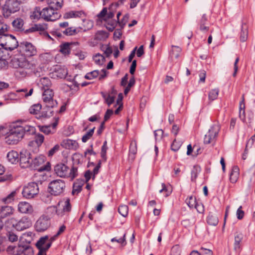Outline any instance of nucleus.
I'll list each match as a JSON object with an SVG mask.
<instances>
[{
	"label": "nucleus",
	"mask_w": 255,
	"mask_h": 255,
	"mask_svg": "<svg viewBox=\"0 0 255 255\" xmlns=\"http://www.w3.org/2000/svg\"><path fill=\"white\" fill-rule=\"evenodd\" d=\"M54 171L55 174L61 178L70 177L73 179L77 176V168L73 167L71 169L62 163H59L56 164L54 167Z\"/></svg>",
	"instance_id": "nucleus-1"
},
{
	"label": "nucleus",
	"mask_w": 255,
	"mask_h": 255,
	"mask_svg": "<svg viewBox=\"0 0 255 255\" xmlns=\"http://www.w3.org/2000/svg\"><path fill=\"white\" fill-rule=\"evenodd\" d=\"M31 225V221L26 217H23L18 220L11 218L8 219L5 222V227L6 228L12 227L19 231L28 229Z\"/></svg>",
	"instance_id": "nucleus-2"
},
{
	"label": "nucleus",
	"mask_w": 255,
	"mask_h": 255,
	"mask_svg": "<svg viewBox=\"0 0 255 255\" xmlns=\"http://www.w3.org/2000/svg\"><path fill=\"white\" fill-rule=\"evenodd\" d=\"M7 253L11 255H33V248L27 245L9 246L6 249Z\"/></svg>",
	"instance_id": "nucleus-3"
},
{
	"label": "nucleus",
	"mask_w": 255,
	"mask_h": 255,
	"mask_svg": "<svg viewBox=\"0 0 255 255\" xmlns=\"http://www.w3.org/2000/svg\"><path fill=\"white\" fill-rule=\"evenodd\" d=\"M21 1L19 0H6L3 7V16L8 18L11 14L19 11Z\"/></svg>",
	"instance_id": "nucleus-4"
},
{
	"label": "nucleus",
	"mask_w": 255,
	"mask_h": 255,
	"mask_svg": "<svg viewBox=\"0 0 255 255\" xmlns=\"http://www.w3.org/2000/svg\"><path fill=\"white\" fill-rule=\"evenodd\" d=\"M0 45L5 49H8L9 51H12L19 46L16 38L11 34L0 36Z\"/></svg>",
	"instance_id": "nucleus-5"
},
{
	"label": "nucleus",
	"mask_w": 255,
	"mask_h": 255,
	"mask_svg": "<svg viewBox=\"0 0 255 255\" xmlns=\"http://www.w3.org/2000/svg\"><path fill=\"white\" fill-rule=\"evenodd\" d=\"M65 186V183L63 180H54L49 184V192L51 195L58 196L63 193Z\"/></svg>",
	"instance_id": "nucleus-6"
},
{
	"label": "nucleus",
	"mask_w": 255,
	"mask_h": 255,
	"mask_svg": "<svg viewBox=\"0 0 255 255\" xmlns=\"http://www.w3.org/2000/svg\"><path fill=\"white\" fill-rule=\"evenodd\" d=\"M45 159V156L43 155H40L32 158V160H31V165H30V168L34 170L37 169L39 171L50 170V166L49 162H47L46 165L40 167L39 168H38V167H39L44 162Z\"/></svg>",
	"instance_id": "nucleus-7"
},
{
	"label": "nucleus",
	"mask_w": 255,
	"mask_h": 255,
	"mask_svg": "<svg viewBox=\"0 0 255 255\" xmlns=\"http://www.w3.org/2000/svg\"><path fill=\"white\" fill-rule=\"evenodd\" d=\"M22 138L21 133L19 132L18 128L16 127H14L5 137L4 142L8 145H13L17 144Z\"/></svg>",
	"instance_id": "nucleus-8"
},
{
	"label": "nucleus",
	"mask_w": 255,
	"mask_h": 255,
	"mask_svg": "<svg viewBox=\"0 0 255 255\" xmlns=\"http://www.w3.org/2000/svg\"><path fill=\"white\" fill-rule=\"evenodd\" d=\"M39 190L38 184L35 182H30L24 186L22 194L27 199H31L37 195Z\"/></svg>",
	"instance_id": "nucleus-9"
},
{
	"label": "nucleus",
	"mask_w": 255,
	"mask_h": 255,
	"mask_svg": "<svg viewBox=\"0 0 255 255\" xmlns=\"http://www.w3.org/2000/svg\"><path fill=\"white\" fill-rule=\"evenodd\" d=\"M220 129V127L218 124H214L211 127L205 135L204 143L205 144L214 143L216 140Z\"/></svg>",
	"instance_id": "nucleus-10"
},
{
	"label": "nucleus",
	"mask_w": 255,
	"mask_h": 255,
	"mask_svg": "<svg viewBox=\"0 0 255 255\" xmlns=\"http://www.w3.org/2000/svg\"><path fill=\"white\" fill-rule=\"evenodd\" d=\"M19 48L21 53L27 57L33 56L37 54V49L31 43L23 41L19 44Z\"/></svg>",
	"instance_id": "nucleus-11"
},
{
	"label": "nucleus",
	"mask_w": 255,
	"mask_h": 255,
	"mask_svg": "<svg viewBox=\"0 0 255 255\" xmlns=\"http://www.w3.org/2000/svg\"><path fill=\"white\" fill-rule=\"evenodd\" d=\"M61 17V14L57 10L50 8L49 6L45 7L42 10V18L46 21H55Z\"/></svg>",
	"instance_id": "nucleus-12"
},
{
	"label": "nucleus",
	"mask_w": 255,
	"mask_h": 255,
	"mask_svg": "<svg viewBox=\"0 0 255 255\" xmlns=\"http://www.w3.org/2000/svg\"><path fill=\"white\" fill-rule=\"evenodd\" d=\"M53 96L54 92L51 89H46L43 91L42 100L46 107L52 108L57 106V102L53 100Z\"/></svg>",
	"instance_id": "nucleus-13"
},
{
	"label": "nucleus",
	"mask_w": 255,
	"mask_h": 255,
	"mask_svg": "<svg viewBox=\"0 0 255 255\" xmlns=\"http://www.w3.org/2000/svg\"><path fill=\"white\" fill-rule=\"evenodd\" d=\"M13 66L16 68H21L26 69H32L34 65L28 61L24 56L21 55L19 57L14 58L12 60Z\"/></svg>",
	"instance_id": "nucleus-14"
},
{
	"label": "nucleus",
	"mask_w": 255,
	"mask_h": 255,
	"mask_svg": "<svg viewBox=\"0 0 255 255\" xmlns=\"http://www.w3.org/2000/svg\"><path fill=\"white\" fill-rule=\"evenodd\" d=\"M50 226V218L45 215L39 218L35 224V229L38 232L46 231Z\"/></svg>",
	"instance_id": "nucleus-15"
},
{
	"label": "nucleus",
	"mask_w": 255,
	"mask_h": 255,
	"mask_svg": "<svg viewBox=\"0 0 255 255\" xmlns=\"http://www.w3.org/2000/svg\"><path fill=\"white\" fill-rule=\"evenodd\" d=\"M32 156L30 152L26 149H22L20 152V165L22 168L30 167L31 165Z\"/></svg>",
	"instance_id": "nucleus-16"
},
{
	"label": "nucleus",
	"mask_w": 255,
	"mask_h": 255,
	"mask_svg": "<svg viewBox=\"0 0 255 255\" xmlns=\"http://www.w3.org/2000/svg\"><path fill=\"white\" fill-rule=\"evenodd\" d=\"M68 74L67 69L64 66L56 65L50 75L53 78H65Z\"/></svg>",
	"instance_id": "nucleus-17"
},
{
	"label": "nucleus",
	"mask_w": 255,
	"mask_h": 255,
	"mask_svg": "<svg viewBox=\"0 0 255 255\" xmlns=\"http://www.w3.org/2000/svg\"><path fill=\"white\" fill-rule=\"evenodd\" d=\"M78 32H79V30H78L77 29L71 27L64 30H58L57 31L53 32L52 34L53 35H55L58 37H60L62 36V34L66 36H71L76 34Z\"/></svg>",
	"instance_id": "nucleus-18"
},
{
	"label": "nucleus",
	"mask_w": 255,
	"mask_h": 255,
	"mask_svg": "<svg viewBox=\"0 0 255 255\" xmlns=\"http://www.w3.org/2000/svg\"><path fill=\"white\" fill-rule=\"evenodd\" d=\"M18 210L23 214H31L33 211L32 206L28 202H21L18 205Z\"/></svg>",
	"instance_id": "nucleus-19"
},
{
	"label": "nucleus",
	"mask_w": 255,
	"mask_h": 255,
	"mask_svg": "<svg viewBox=\"0 0 255 255\" xmlns=\"http://www.w3.org/2000/svg\"><path fill=\"white\" fill-rule=\"evenodd\" d=\"M19 132L21 133V136L23 138L24 135H31L35 133V128L31 126L26 125L24 126H17Z\"/></svg>",
	"instance_id": "nucleus-20"
},
{
	"label": "nucleus",
	"mask_w": 255,
	"mask_h": 255,
	"mask_svg": "<svg viewBox=\"0 0 255 255\" xmlns=\"http://www.w3.org/2000/svg\"><path fill=\"white\" fill-rule=\"evenodd\" d=\"M198 24L200 30L203 32H207L209 30V26L208 23L207 16L205 14H203L199 20Z\"/></svg>",
	"instance_id": "nucleus-21"
},
{
	"label": "nucleus",
	"mask_w": 255,
	"mask_h": 255,
	"mask_svg": "<svg viewBox=\"0 0 255 255\" xmlns=\"http://www.w3.org/2000/svg\"><path fill=\"white\" fill-rule=\"evenodd\" d=\"M73 45V43L65 42L63 43L59 46V51L64 55H68L70 53Z\"/></svg>",
	"instance_id": "nucleus-22"
},
{
	"label": "nucleus",
	"mask_w": 255,
	"mask_h": 255,
	"mask_svg": "<svg viewBox=\"0 0 255 255\" xmlns=\"http://www.w3.org/2000/svg\"><path fill=\"white\" fill-rule=\"evenodd\" d=\"M244 238V235L240 232H236L235 234V242H234V249L237 251L240 250V243L242 241Z\"/></svg>",
	"instance_id": "nucleus-23"
},
{
	"label": "nucleus",
	"mask_w": 255,
	"mask_h": 255,
	"mask_svg": "<svg viewBox=\"0 0 255 255\" xmlns=\"http://www.w3.org/2000/svg\"><path fill=\"white\" fill-rule=\"evenodd\" d=\"M84 12L82 11H70L66 12L63 16L64 18L68 19L71 18L81 17L84 15Z\"/></svg>",
	"instance_id": "nucleus-24"
},
{
	"label": "nucleus",
	"mask_w": 255,
	"mask_h": 255,
	"mask_svg": "<svg viewBox=\"0 0 255 255\" xmlns=\"http://www.w3.org/2000/svg\"><path fill=\"white\" fill-rule=\"evenodd\" d=\"M13 209L11 207L5 206L0 209V218H4L13 213Z\"/></svg>",
	"instance_id": "nucleus-25"
},
{
	"label": "nucleus",
	"mask_w": 255,
	"mask_h": 255,
	"mask_svg": "<svg viewBox=\"0 0 255 255\" xmlns=\"http://www.w3.org/2000/svg\"><path fill=\"white\" fill-rule=\"evenodd\" d=\"M39 85L42 90L44 91L45 89H50L52 83L49 78L43 77L40 79Z\"/></svg>",
	"instance_id": "nucleus-26"
},
{
	"label": "nucleus",
	"mask_w": 255,
	"mask_h": 255,
	"mask_svg": "<svg viewBox=\"0 0 255 255\" xmlns=\"http://www.w3.org/2000/svg\"><path fill=\"white\" fill-rule=\"evenodd\" d=\"M18 153L16 151L11 150L7 154L8 161L12 164L15 163L18 160Z\"/></svg>",
	"instance_id": "nucleus-27"
},
{
	"label": "nucleus",
	"mask_w": 255,
	"mask_h": 255,
	"mask_svg": "<svg viewBox=\"0 0 255 255\" xmlns=\"http://www.w3.org/2000/svg\"><path fill=\"white\" fill-rule=\"evenodd\" d=\"M63 0H48L47 3L48 6L50 8H53L56 10L60 8L63 4Z\"/></svg>",
	"instance_id": "nucleus-28"
},
{
	"label": "nucleus",
	"mask_w": 255,
	"mask_h": 255,
	"mask_svg": "<svg viewBox=\"0 0 255 255\" xmlns=\"http://www.w3.org/2000/svg\"><path fill=\"white\" fill-rule=\"evenodd\" d=\"M12 25L16 30L22 31L24 30L23 28L24 21L21 18H17L14 19L12 22Z\"/></svg>",
	"instance_id": "nucleus-29"
},
{
	"label": "nucleus",
	"mask_w": 255,
	"mask_h": 255,
	"mask_svg": "<svg viewBox=\"0 0 255 255\" xmlns=\"http://www.w3.org/2000/svg\"><path fill=\"white\" fill-rule=\"evenodd\" d=\"M101 94L105 100V102L110 107L115 101V98L109 93L101 92Z\"/></svg>",
	"instance_id": "nucleus-30"
},
{
	"label": "nucleus",
	"mask_w": 255,
	"mask_h": 255,
	"mask_svg": "<svg viewBox=\"0 0 255 255\" xmlns=\"http://www.w3.org/2000/svg\"><path fill=\"white\" fill-rule=\"evenodd\" d=\"M239 168L238 166H235L233 167L230 175V179L231 182H236L239 177Z\"/></svg>",
	"instance_id": "nucleus-31"
},
{
	"label": "nucleus",
	"mask_w": 255,
	"mask_h": 255,
	"mask_svg": "<svg viewBox=\"0 0 255 255\" xmlns=\"http://www.w3.org/2000/svg\"><path fill=\"white\" fill-rule=\"evenodd\" d=\"M248 36V27L246 23H244L242 26V30L240 35V39L242 41L245 42Z\"/></svg>",
	"instance_id": "nucleus-32"
},
{
	"label": "nucleus",
	"mask_w": 255,
	"mask_h": 255,
	"mask_svg": "<svg viewBox=\"0 0 255 255\" xmlns=\"http://www.w3.org/2000/svg\"><path fill=\"white\" fill-rule=\"evenodd\" d=\"M207 222L209 225L215 226L218 224L219 220L215 215L210 213L207 217Z\"/></svg>",
	"instance_id": "nucleus-33"
},
{
	"label": "nucleus",
	"mask_w": 255,
	"mask_h": 255,
	"mask_svg": "<svg viewBox=\"0 0 255 255\" xmlns=\"http://www.w3.org/2000/svg\"><path fill=\"white\" fill-rule=\"evenodd\" d=\"M137 152V146L135 141L131 142L129 149V156L132 160L134 159V155Z\"/></svg>",
	"instance_id": "nucleus-34"
},
{
	"label": "nucleus",
	"mask_w": 255,
	"mask_h": 255,
	"mask_svg": "<svg viewBox=\"0 0 255 255\" xmlns=\"http://www.w3.org/2000/svg\"><path fill=\"white\" fill-rule=\"evenodd\" d=\"M201 167L198 165H194L191 171V180L195 181L198 174L201 172Z\"/></svg>",
	"instance_id": "nucleus-35"
},
{
	"label": "nucleus",
	"mask_w": 255,
	"mask_h": 255,
	"mask_svg": "<svg viewBox=\"0 0 255 255\" xmlns=\"http://www.w3.org/2000/svg\"><path fill=\"white\" fill-rule=\"evenodd\" d=\"M48 210L52 213L54 212L59 217H62L66 214L63 209H57L55 206H51L48 208Z\"/></svg>",
	"instance_id": "nucleus-36"
},
{
	"label": "nucleus",
	"mask_w": 255,
	"mask_h": 255,
	"mask_svg": "<svg viewBox=\"0 0 255 255\" xmlns=\"http://www.w3.org/2000/svg\"><path fill=\"white\" fill-rule=\"evenodd\" d=\"M83 184V181H81V182L78 181L75 182L73 184L72 194H78L81 191Z\"/></svg>",
	"instance_id": "nucleus-37"
},
{
	"label": "nucleus",
	"mask_w": 255,
	"mask_h": 255,
	"mask_svg": "<svg viewBox=\"0 0 255 255\" xmlns=\"http://www.w3.org/2000/svg\"><path fill=\"white\" fill-rule=\"evenodd\" d=\"M31 17L33 19H39L42 18V10L39 7H36L31 15Z\"/></svg>",
	"instance_id": "nucleus-38"
},
{
	"label": "nucleus",
	"mask_w": 255,
	"mask_h": 255,
	"mask_svg": "<svg viewBox=\"0 0 255 255\" xmlns=\"http://www.w3.org/2000/svg\"><path fill=\"white\" fill-rule=\"evenodd\" d=\"M6 236L8 240L10 242H15L18 241V236L13 231H7Z\"/></svg>",
	"instance_id": "nucleus-39"
},
{
	"label": "nucleus",
	"mask_w": 255,
	"mask_h": 255,
	"mask_svg": "<svg viewBox=\"0 0 255 255\" xmlns=\"http://www.w3.org/2000/svg\"><path fill=\"white\" fill-rule=\"evenodd\" d=\"M9 27L3 21L0 20V35H6L5 33L8 31Z\"/></svg>",
	"instance_id": "nucleus-40"
},
{
	"label": "nucleus",
	"mask_w": 255,
	"mask_h": 255,
	"mask_svg": "<svg viewBox=\"0 0 255 255\" xmlns=\"http://www.w3.org/2000/svg\"><path fill=\"white\" fill-rule=\"evenodd\" d=\"M41 107V105L39 104H34L29 108V113L31 114L37 115L40 112Z\"/></svg>",
	"instance_id": "nucleus-41"
},
{
	"label": "nucleus",
	"mask_w": 255,
	"mask_h": 255,
	"mask_svg": "<svg viewBox=\"0 0 255 255\" xmlns=\"http://www.w3.org/2000/svg\"><path fill=\"white\" fill-rule=\"evenodd\" d=\"M219 90L218 89H214L211 90L208 94V97L211 101L216 99L219 95Z\"/></svg>",
	"instance_id": "nucleus-42"
},
{
	"label": "nucleus",
	"mask_w": 255,
	"mask_h": 255,
	"mask_svg": "<svg viewBox=\"0 0 255 255\" xmlns=\"http://www.w3.org/2000/svg\"><path fill=\"white\" fill-rule=\"evenodd\" d=\"M95 128L94 127L93 128L91 129L89 131L87 132L85 134H84L82 138V141L83 142H86L91 138V137L93 135L94 130H95Z\"/></svg>",
	"instance_id": "nucleus-43"
},
{
	"label": "nucleus",
	"mask_w": 255,
	"mask_h": 255,
	"mask_svg": "<svg viewBox=\"0 0 255 255\" xmlns=\"http://www.w3.org/2000/svg\"><path fill=\"white\" fill-rule=\"evenodd\" d=\"M128 208L127 205H121L119 207V213L123 217H126L128 215Z\"/></svg>",
	"instance_id": "nucleus-44"
},
{
	"label": "nucleus",
	"mask_w": 255,
	"mask_h": 255,
	"mask_svg": "<svg viewBox=\"0 0 255 255\" xmlns=\"http://www.w3.org/2000/svg\"><path fill=\"white\" fill-rule=\"evenodd\" d=\"M99 75V71L98 70H94L91 72L87 73L85 76V78L86 79L91 80L97 77Z\"/></svg>",
	"instance_id": "nucleus-45"
},
{
	"label": "nucleus",
	"mask_w": 255,
	"mask_h": 255,
	"mask_svg": "<svg viewBox=\"0 0 255 255\" xmlns=\"http://www.w3.org/2000/svg\"><path fill=\"white\" fill-rule=\"evenodd\" d=\"M7 50L8 49L4 47L0 48V58L9 59L10 56Z\"/></svg>",
	"instance_id": "nucleus-46"
},
{
	"label": "nucleus",
	"mask_w": 255,
	"mask_h": 255,
	"mask_svg": "<svg viewBox=\"0 0 255 255\" xmlns=\"http://www.w3.org/2000/svg\"><path fill=\"white\" fill-rule=\"evenodd\" d=\"M39 130L46 134H49L54 133V131L51 130V126L39 127Z\"/></svg>",
	"instance_id": "nucleus-47"
},
{
	"label": "nucleus",
	"mask_w": 255,
	"mask_h": 255,
	"mask_svg": "<svg viewBox=\"0 0 255 255\" xmlns=\"http://www.w3.org/2000/svg\"><path fill=\"white\" fill-rule=\"evenodd\" d=\"M33 92V89L32 88H31L28 92H27V89L26 88H23L16 90V92L17 93H22L21 95L24 96L25 97H28L31 96Z\"/></svg>",
	"instance_id": "nucleus-48"
},
{
	"label": "nucleus",
	"mask_w": 255,
	"mask_h": 255,
	"mask_svg": "<svg viewBox=\"0 0 255 255\" xmlns=\"http://www.w3.org/2000/svg\"><path fill=\"white\" fill-rule=\"evenodd\" d=\"M186 203L190 208H193L196 206L197 202L196 199L192 196L187 198Z\"/></svg>",
	"instance_id": "nucleus-49"
},
{
	"label": "nucleus",
	"mask_w": 255,
	"mask_h": 255,
	"mask_svg": "<svg viewBox=\"0 0 255 255\" xmlns=\"http://www.w3.org/2000/svg\"><path fill=\"white\" fill-rule=\"evenodd\" d=\"M44 139V137L42 134L37 133L35 135L34 141L36 143L37 146H39L43 142Z\"/></svg>",
	"instance_id": "nucleus-50"
},
{
	"label": "nucleus",
	"mask_w": 255,
	"mask_h": 255,
	"mask_svg": "<svg viewBox=\"0 0 255 255\" xmlns=\"http://www.w3.org/2000/svg\"><path fill=\"white\" fill-rule=\"evenodd\" d=\"M9 59L0 58V69L6 70L8 67Z\"/></svg>",
	"instance_id": "nucleus-51"
},
{
	"label": "nucleus",
	"mask_w": 255,
	"mask_h": 255,
	"mask_svg": "<svg viewBox=\"0 0 255 255\" xmlns=\"http://www.w3.org/2000/svg\"><path fill=\"white\" fill-rule=\"evenodd\" d=\"M47 240V236L41 237L36 244L37 248L38 249L42 248Z\"/></svg>",
	"instance_id": "nucleus-52"
},
{
	"label": "nucleus",
	"mask_w": 255,
	"mask_h": 255,
	"mask_svg": "<svg viewBox=\"0 0 255 255\" xmlns=\"http://www.w3.org/2000/svg\"><path fill=\"white\" fill-rule=\"evenodd\" d=\"M15 192L13 191L8 194L6 197L2 199V201L5 203L11 202L14 200V197L15 195Z\"/></svg>",
	"instance_id": "nucleus-53"
},
{
	"label": "nucleus",
	"mask_w": 255,
	"mask_h": 255,
	"mask_svg": "<svg viewBox=\"0 0 255 255\" xmlns=\"http://www.w3.org/2000/svg\"><path fill=\"white\" fill-rule=\"evenodd\" d=\"M126 234H125L123 237V238L117 239L116 238H114L111 239L112 242H116L118 243L122 244L123 246H125L127 244V242L126 240Z\"/></svg>",
	"instance_id": "nucleus-54"
},
{
	"label": "nucleus",
	"mask_w": 255,
	"mask_h": 255,
	"mask_svg": "<svg viewBox=\"0 0 255 255\" xmlns=\"http://www.w3.org/2000/svg\"><path fill=\"white\" fill-rule=\"evenodd\" d=\"M174 49L172 50V55L175 58H178L179 57L180 53L181 51V48L177 46H172Z\"/></svg>",
	"instance_id": "nucleus-55"
},
{
	"label": "nucleus",
	"mask_w": 255,
	"mask_h": 255,
	"mask_svg": "<svg viewBox=\"0 0 255 255\" xmlns=\"http://www.w3.org/2000/svg\"><path fill=\"white\" fill-rule=\"evenodd\" d=\"M107 37V33L105 31H98L96 35L95 38L97 40H101Z\"/></svg>",
	"instance_id": "nucleus-56"
},
{
	"label": "nucleus",
	"mask_w": 255,
	"mask_h": 255,
	"mask_svg": "<svg viewBox=\"0 0 255 255\" xmlns=\"http://www.w3.org/2000/svg\"><path fill=\"white\" fill-rule=\"evenodd\" d=\"M62 209L64 211H65L66 213H69L71 210V206L70 203V199H67L65 202L63 206Z\"/></svg>",
	"instance_id": "nucleus-57"
},
{
	"label": "nucleus",
	"mask_w": 255,
	"mask_h": 255,
	"mask_svg": "<svg viewBox=\"0 0 255 255\" xmlns=\"http://www.w3.org/2000/svg\"><path fill=\"white\" fill-rule=\"evenodd\" d=\"M94 61L98 64H102L104 60V57L100 54H96L93 58Z\"/></svg>",
	"instance_id": "nucleus-58"
},
{
	"label": "nucleus",
	"mask_w": 255,
	"mask_h": 255,
	"mask_svg": "<svg viewBox=\"0 0 255 255\" xmlns=\"http://www.w3.org/2000/svg\"><path fill=\"white\" fill-rule=\"evenodd\" d=\"M181 250L180 247L176 245L171 249V255H180Z\"/></svg>",
	"instance_id": "nucleus-59"
},
{
	"label": "nucleus",
	"mask_w": 255,
	"mask_h": 255,
	"mask_svg": "<svg viewBox=\"0 0 255 255\" xmlns=\"http://www.w3.org/2000/svg\"><path fill=\"white\" fill-rule=\"evenodd\" d=\"M60 146L58 144L55 145L48 152V156H51L57 151L59 150Z\"/></svg>",
	"instance_id": "nucleus-60"
},
{
	"label": "nucleus",
	"mask_w": 255,
	"mask_h": 255,
	"mask_svg": "<svg viewBox=\"0 0 255 255\" xmlns=\"http://www.w3.org/2000/svg\"><path fill=\"white\" fill-rule=\"evenodd\" d=\"M242 207L240 206L237 211V218L239 220H241L244 216V212L242 210Z\"/></svg>",
	"instance_id": "nucleus-61"
},
{
	"label": "nucleus",
	"mask_w": 255,
	"mask_h": 255,
	"mask_svg": "<svg viewBox=\"0 0 255 255\" xmlns=\"http://www.w3.org/2000/svg\"><path fill=\"white\" fill-rule=\"evenodd\" d=\"M206 77V72L205 70H201L199 73V82L204 83Z\"/></svg>",
	"instance_id": "nucleus-62"
},
{
	"label": "nucleus",
	"mask_w": 255,
	"mask_h": 255,
	"mask_svg": "<svg viewBox=\"0 0 255 255\" xmlns=\"http://www.w3.org/2000/svg\"><path fill=\"white\" fill-rule=\"evenodd\" d=\"M107 14V9L106 7H104L102 11L97 15V16L100 18H103L106 17Z\"/></svg>",
	"instance_id": "nucleus-63"
},
{
	"label": "nucleus",
	"mask_w": 255,
	"mask_h": 255,
	"mask_svg": "<svg viewBox=\"0 0 255 255\" xmlns=\"http://www.w3.org/2000/svg\"><path fill=\"white\" fill-rule=\"evenodd\" d=\"M103 49L104 50V54L107 57L110 56L113 52V50L110 46H106L105 48L103 47Z\"/></svg>",
	"instance_id": "nucleus-64"
}]
</instances>
